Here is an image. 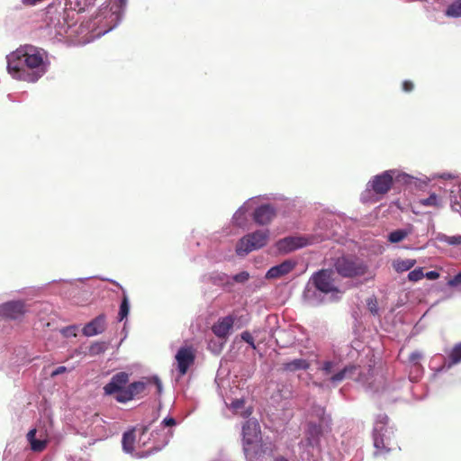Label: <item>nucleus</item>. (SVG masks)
Instances as JSON below:
<instances>
[{
  "instance_id": "nucleus-26",
  "label": "nucleus",
  "mask_w": 461,
  "mask_h": 461,
  "mask_svg": "<svg viewBox=\"0 0 461 461\" xmlns=\"http://www.w3.org/2000/svg\"><path fill=\"white\" fill-rule=\"evenodd\" d=\"M449 201L452 211L461 213V183L454 184L449 189Z\"/></svg>"
},
{
  "instance_id": "nucleus-31",
  "label": "nucleus",
  "mask_w": 461,
  "mask_h": 461,
  "mask_svg": "<svg viewBox=\"0 0 461 461\" xmlns=\"http://www.w3.org/2000/svg\"><path fill=\"white\" fill-rule=\"evenodd\" d=\"M416 264L412 258L398 259L393 262V267L397 272H405L410 270Z\"/></svg>"
},
{
  "instance_id": "nucleus-3",
  "label": "nucleus",
  "mask_w": 461,
  "mask_h": 461,
  "mask_svg": "<svg viewBox=\"0 0 461 461\" xmlns=\"http://www.w3.org/2000/svg\"><path fill=\"white\" fill-rule=\"evenodd\" d=\"M373 440L376 454L388 453L396 446L393 428L389 425V419L385 414H379L375 419Z\"/></svg>"
},
{
  "instance_id": "nucleus-43",
  "label": "nucleus",
  "mask_w": 461,
  "mask_h": 461,
  "mask_svg": "<svg viewBox=\"0 0 461 461\" xmlns=\"http://www.w3.org/2000/svg\"><path fill=\"white\" fill-rule=\"evenodd\" d=\"M422 357V354L420 351H413L409 356V361L411 365L420 364L419 361Z\"/></svg>"
},
{
  "instance_id": "nucleus-4",
  "label": "nucleus",
  "mask_w": 461,
  "mask_h": 461,
  "mask_svg": "<svg viewBox=\"0 0 461 461\" xmlns=\"http://www.w3.org/2000/svg\"><path fill=\"white\" fill-rule=\"evenodd\" d=\"M332 267L338 275L345 278L362 277L368 272L366 263L353 255H342L334 258Z\"/></svg>"
},
{
  "instance_id": "nucleus-41",
  "label": "nucleus",
  "mask_w": 461,
  "mask_h": 461,
  "mask_svg": "<svg viewBox=\"0 0 461 461\" xmlns=\"http://www.w3.org/2000/svg\"><path fill=\"white\" fill-rule=\"evenodd\" d=\"M244 400L243 399H236L230 403V409L234 412H238L240 409L244 407Z\"/></svg>"
},
{
  "instance_id": "nucleus-28",
  "label": "nucleus",
  "mask_w": 461,
  "mask_h": 461,
  "mask_svg": "<svg viewBox=\"0 0 461 461\" xmlns=\"http://www.w3.org/2000/svg\"><path fill=\"white\" fill-rule=\"evenodd\" d=\"M412 232V227L409 226L405 229H398L395 230L391 231L387 235V240L390 243H399L405 240L411 233Z\"/></svg>"
},
{
  "instance_id": "nucleus-35",
  "label": "nucleus",
  "mask_w": 461,
  "mask_h": 461,
  "mask_svg": "<svg viewBox=\"0 0 461 461\" xmlns=\"http://www.w3.org/2000/svg\"><path fill=\"white\" fill-rule=\"evenodd\" d=\"M438 240L441 242H445L451 246L461 245V235H454V236L441 235L438 238Z\"/></svg>"
},
{
  "instance_id": "nucleus-16",
  "label": "nucleus",
  "mask_w": 461,
  "mask_h": 461,
  "mask_svg": "<svg viewBox=\"0 0 461 461\" xmlns=\"http://www.w3.org/2000/svg\"><path fill=\"white\" fill-rule=\"evenodd\" d=\"M48 438L47 430L41 428L31 429L27 434L31 448L36 452L42 451L46 447Z\"/></svg>"
},
{
  "instance_id": "nucleus-55",
  "label": "nucleus",
  "mask_w": 461,
  "mask_h": 461,
  "mask_svg": "<svg viewBox=\"0 0 461 461\" xmlns=\"http://www.w3.org/2000/svg\"><path fill=\"white\" fill-rule=\"evenodd\" d=\"M275 461H288V460L285 459V457H279V458H276Z\"/></svg>"
},
{
  "instance_id": "nucleus-12",
  "label": "nucleus",
  "mask_w": 461,
  "mask_h": 461,
  "mask_svg": "<svg viewBox=\"0 0 461 461\" xmlns=\"http://www.w3.org/2000/svg\"><path fill=\"white\" fill-rule=\"evenodd\" d=\"M260 429L259 425L255 420H249L242 427L243 449L248 456L250 451L254 450L255 445L259 440Z\"/></svg>"
},
{
  "instance_id": "nucleus-2",
  "label": "nucleus",
  "mask_w": 461,
  "mask_h": 461,
  "mask_svg": "<svg viewBox=\"0 0 461 461\" xmlns=\"http://www.w3.org/2000/svg\"><path fill=\"white\" fill-rule=\"evenodd\" d=\"M343 291L339 288L335 273L331 269L315 272L303 292L304 300L311 305H318L325 301H337Z\"/></svg>"
},
{
  "instance_id": "nucleus-49",
  "label": "nucleus",
  "mask_w": 461,
  "mask_h": 461,
  "mask_svg": "<svg viewBox=\"0 0 461 461\" xmlns=\"http://www.w3.org/2000/svg\"><path fill=\"white\" fill-rule=\"evenodd\" d=\"M160 425L163 427H172L176 425V420L171 417H167L161 421Z\"/></svg>"
},
{
  "instance_id": "nucleus-6",
  "label": "nucleus",
  "mask_w": 461,
  "mask_h": 461,
  "mask_svg": "<svg viewBox=\"0 0 461 461\" xmlns=\"http://www.w3.org/2000/svg\"><path fill=\"white\" fill-rule=\"evenodd\" d=\"M327 237L328 235L323 234L288 236L278 240L276 247L280 253L287 254L294 250L319 243Z\"/></svg>"
},
{
  "instance_id": "nucleus-52",
  "label": "nucleus",
  "mask_w": 461,
  "mask_h": 461,
  "mask_svg": "<svg viewBox=\"0 0 461 461\" xmlns=\"http://www.w3.org/2000/svg\"><path fill=\"white\" fill-rule=\"evenodd\" d=\"M68 27H66L65 25H62L60 26L58 30H57V33L59 35H64L68 32Z\"/></svg>"
},
{
  "instance_id": "nucleus-32",
  "label": "nucleus",
  "mask_w": 461,
  "mask_h": 461,
  "mask_svg": "<svg viewBox=\"0 0 461 461\" xmlns=\"http://www.w3.org/2000/svg\"><path fill=\"white\" fill-rule=\"evenodd\" d=\"M445 15L450 18L461 17V0H456L447 6Z\"/></svg>"
},
{
  "instance_id": "nucleus-54",
  "label": "nucleus",
  "mask_w": 461,
  "mask_h": 461,
  "mask_svg": "<svg viewBox=\"0 0 461 461\" xmlns=\"http://www.w3.org/2000/svg\"><path fill=\"white\" fill-rule=\"evenodd\" d=\"M250 413H251V412H250L249 410H247V411L243 413V416H244V417H247V416L250 415Z\"/></svg>"
},
{
  "instance_id": "nucleus-44",
  "label": "nucleus",
  "mask_w": 461,
  "mask_h": 461,
  "mask_svg": "<svg viewBox=\"0 0 461 461\" xmlns=\"http://www.w3.org/2000/svg\"><path fill=\"white\" fill-rule=\"evenodd\" d=\"M458 285H461V272L456 274L453 278H451L447 282V285L450 287H456Z\"/></svg>"
},
{
  "instance_id": "nucleus-40",
  "label": "nucleus",
  "mask_w": 461,
  "mask_h": 461,
  "mask_svg": "<svg viewBox=\"0 0 461 461\" xmlns=\"http://www.w3.org/2000/svg\"><path fill=\"white\" fill-rule=\"evenodd\" d=\"M241 339L247 342L253 349H256V345L254 342V338L249 331H243L240 335Z\"/></svg>"
},
{
  "instance_id": "nucleus-25",
  "label": "nucleus",
  "mask_w": 461,
  "mask_h": 461,
  "mask_svg": "<svg viewBox=\"0 0 461 461\" xmlns=\"http://www.w3.org/2000/svg\"><path fill=\"white\" fill-rule=\"evenodd\" d=\"M419 206L430 207L435 210H440L445 205V201L442 196L434 192L429 194V196L420 198L417 202Z\"/></svg>"
},
{
  "instance_id": "nucleus-34",
  "label": "nucleus",
  "mask_w": 461,
  "mask_h": 461,
  "mask_svg": "<svg viewBox=\"0 0 461 461\" xmlns=\"http://www.w3.org/2000/svg\"><path fill=\"white\" fill-rule=\"evenodd\" d=\"M129 312H130V302H129L128 297L126 295H124L122 300L121 305H120V310H119V314H118L119 321H122L125 318H127Z\"/></svg>"
},
{
  "instance_id": "nucleus-29",
  "label": "nucleus",
  "mask_w": 461,
  "mask_h": 461,
  "mask_svg": "<svg viewBox=\"0 0 461 461\" xmlns=\"http://www.w3.org/2000/svg\"><path fill=\"white\" fill-rule=\"evenodd\" d=\"M391 174H392L393 182H396V183L402 184V185H410L414 180H417V178L414 177L413 176H411L398 168L391 169Z\"/></svg>"
},
{
  "instance_id": "nucleus-38",
  "label": "nucleus",
  "mask_w": 461,
  "mask_h": 461,
  "mask_svg": "<svg viewBox=\"0 0 461 461\" xmlns=\"http://www.w3.org/2000/svg\"><path fill=\"white\" fill-rule=\"evenodd\" d=\"M424 273L422 271V268L420 267L416 268L408 274L409 280L413 282L420 281V279H422Z\"/></svg>"
},
{
  "instance_id": "nucleus-39",
  "label": "nucleus",
  "mask_w": 461,
  "mask_h": 461,
  "mask_svg": "<svg viewBox=\"0 0 461 461\" xmlns=\"http://www.w3.org/2000/svg\"><path fill=\"white\" fill-rule=\"evenodd\" d=\"M249 278V274L247 271H242L237 275H234L231 279L237 283H245Z\"/></svg>"
},
{
  "instance_id": "nucleus-50",
  "label": "nucleus",
  "mask_w": 461,
  "mask_h": 461,
  "mask_svg": "<svg viewBox=\"0 0 461 461\" xmlns=\"http://www.w3.org/2000/svg\"><path fill=\"white\" fill-rule=\"evenodd\" d=\"M66 371H67V367H66V366H60L57 367L56 369H54V370L51 372L50 375H51L52 377H54V376H57V375H60V374L65 373Z\"/></svg>"
},
{
  "instance_id": "nucleus-17",
  "label": "nucleus",
  "mask_w": 461,
  "mask_h": 461,
  "mask_svg": "<svg viewBox=\"0 0 461 461\" xmlns=\"http://www.w3.org/2000/svg\"><path fill=\"white\" fill-rule=\"evenodd\" d=\"M234 321L235 318L232 315L221 318L213 324L212 330L218 339L226 341L234 325Z\"/></svg>"
},
{
  "instance_id": "nucleus-53",
  "label": "nucleus",
  "mask_w": 461,
  "mask_h": 461,
  "mask_svg": "<svg viewBox=\"0 0 461 461\" xmlns=\"http://www.w3.org/2000/svg\"><path fill=\"white\" fill-rule=\"evenodd\" d=\"M358 381L362 382V383H366L367 382V378H365L364 376H362L361 373L358 374Z\"/></svg>"
},
{
  "instance_id": "nucleus-11",
  "label": "nucleus",
  "mask_w": 461,
  "mask_h": 461,
  "mask_svg": "<svg viewBox=\"0 0 461 461\" xmlns=\"http://www.w3.org/2000/svg\"><path fill=\"white\" fill-rule=\"evenodd\" d=\"M357 369L358 367L357 366H348L343 369L337 371V363L334 361H325L321 367L324 375H330V381L333 384H338L345 378L352 377Z\"/></svg>"
},
{
  "instance_id": "nucleus-8",
  "label": "nucleus",
  "mask_w": 461,
  "mask_h": 461,
  "mask_svg": "<svg viewBox=\"0 0 461 461\" xmlns=\"http://www.w3.org/2000/svg\"><path fill=\"white\" fill-rule=\"evenodd\" d=\"M150 384H154L157 387L158 393H161L163 390L162 383L158 376H152L140 381H135L129 384H126L125 390L121 394L114 396V399L120 403H126L135 397L139 396L146 390L147 386Z\"/></svg>"
},
{
  "instance_id": "nucleus-56",
  "label": "nucleus",
  "mask_w": 461,
  "mask_h": 461,
  "mask_svg": "<svg viewBox=\"0 0 461 461\" xmlns=\"http://www.w3.org/2000/svg\"><path fill=\"white\" fill-rule=\"evenodd\" d=\"M441 177H444V178L450 177V175H442Z\"/></svg>"
},
{
  "instance_id": "nucleus-27",
  "label": "nucleus",
  "mask_w": 461,
  "mask_h": 461,
  "mask_svg": "<svg viewBox=\"0 0 461 461\" xmlns=\"http://www.w3.org/2000/svg\"><path fill=\"white\" fill-rule=\"evenodd\" d=\"M310 420H316L318 423L330 426L331 419L326 414L325 409L321 406H313L310 414Z\"/></svg>"
},
{
  "instance_id": "nucleus-14",
  "label": "nucleus",
  "mask_w": 461,
  "mask_h": 461,
  "mask_svg": "<svg viewBox=\"0 0 461 461\" xmlns=\"http://www.w3.org/2000/svg\"><path fill=\"white\" fill-rule=\"evenodd\" d=\"M130 375L126 372H119L113 375L104 386V393L105 395L121 394L129 383Z\"/></svg>"
},
{
  "instance_id": "nucleus-33",
  "label": "nucleus",
  "mask_w": 461,
  "mask_h": 461,
  "mask_svg": "<svg viewBox=\"0 0 461 461\" xmlns=\"http://www.w3.org/2000/svg\"><path fill=\"white\" fill-rule=\"evenodd\" d=\"M423 367L420 364L411 365L409 371V379L411 382H417L422 375Z\"/></svg>"
},
{
  "instance_id": "nucleus-18",
  "label": "nucleus",
  "mask_w": 461,
  "mask_h": 461,
  "mask_svg": "<svg viewBox=\"0 0 461 461\" xmlns=\"http://www.w3.org/2000/svg\"><path fill=\"white\" fill-rule=\"evenodd\" d=\"M176 360L180 375H185L189 366L194 361V354L192 348L188 347L180 348L176 355Z\"/></svg>"
},
{
  "instance_id": "nucleus-1",
  "label": "nucleus",
  "mask_w": 461,
  "mask_h": 461,
  "mask_svg": "<svg viewBox=\"0 0 461 461\" xmlns=\"http://www.w3.org/2000/svg\"><path fill=\"white\" fill-rule=\"evenodd\" d=\"M6 59L7 71L12 77L29 83L37 82L50 67L48 53L32 45L20 47Z\"/></svg>"
},
{
  "instance_id": "nucleus-48",
  "label": "nucleus",
  "mask_w": 461,
  "mask_h": 461,
  "mask_svg": "<svg viewBox=\"0 0 461 461\" xmlns=\"http://www.w3.org/2000/svg\"><path fill=\"white\" fill-rule=\"evenodd\" d=\"M414 88V85L411 81L405 80L402 82V91L409 93L411 92Z\"/></svg>"
},
{
  "instance_id": "nucleus-30",
  "label": "nucleus",
  "mask_w": 461,
  "mask_h": 461,
  "mask_svg": "<svg viewBox=\"0 0 461 461\" xmlns=\"http://www.w3.org/2000/svg\"><path fill=\"white\" fill-rule=\"evenodd\" d=\"M310 367V362L303 358H296L284 364V369L288 372L306 370Z\"/></svg>"
},
{
  "instance_id": "nucleus-45",
  "label": "nucleus",
  "mask_w": 461,
  "mask_h": 461,
  "mask_svg": "<svg viewBox=\"0 0 461 461\" xmlns=\"http://www.w3.org/2000/svg\"><path fill=\"white\" fill-rule=\"evenodd\" d=\"M367 305H368L369 311L373 314H377L378 308H377V304H376V300L375 298H369L367 301Z\"/></svg>"
},
{
  "instance_id": "nucleus-36",
  "label": "nucleus",
  "mask_w": 461,
  "mask_h": 461,
  "mask_svg": "<svg viewBox=\"0 0 461 461\" xmlns=\"http://www.w3.org/2000/svg\"><path fill=\"white\" fill-rule=\"evenodd\" d=\"M211 279L214 285H222L226 283H229L230 277L223 273L214 272L212 274Z\"/></svg>"
},
{
  "instance_id": "nucleus-46",
  "label": "nucleus",
  "mask_w": 461,
  "mask_h": 461,
  "mask_svg": "<svg viewBox=\"0 0 461 461\" xmlns=\"http://www.w3.org/2000/svg\"><path fill=\"white\" fill-rule=\"evenodd\" d=\"M225 341L221 340L219 345L213 344L212 341L209 343V348L214 353H219L224 345Z\"/></svg>"
},
{
  "instance_id": "nucleus-47",
  "label": "nucleus",
  "mask_w": 461,
  "mask_h": 461,
  "mask_svg": "<svg viewBox=\"0 0 461 461\" xmlns=\"http://www.w3.org/2000/svg\"><path fill=\"white\" fill-rule=\"evenodd\" d=\"M171 435H172V432L168 430V431L165 434V436H164V439H163L162 445H161V446H158V447H153V450H154V451H158V450H160L164 446H166V445L168 443V441H169V438L171 437Z\"/></svg>"
},
{
  "instance_id": "nucleus-7",
  "label": "nucleus",
  "mask_w": 461,
  "mask_h": 461,
  "mask_svg": "<svg viewBox=\"0 0 461 461\" xmlns=\"http://www.w3.org/2000/svg\"><path fill=\"white\" fill-rule=\"evenodd\" d=\"M268 230H258L242 237L236 245L235 251L238 256L244 257L249 252L263 248L268 240Z\"/></svg>"
},
{
  "instance_id": "nucleus-13",
  "label": "nucleus",
  "mask_w": 461,
  "mask_h": 461,
  "mask_svg": "<svg viewBox=\"0 0 461 461\" xmlns=\"http://www.w3.org/2000/svg\"><path fill=\"white\" fill-rule=\"evenodd\" d=\"M260 199H269L267 195L254 196L249 198L244 203L238 208L232 216V223L240 228H246L249 223V212L258 205Z\"/></svg>"
},
{
  "instance_id": "nucleus-20",
  "label": "nucleus",
  "mask_w": 461,
  "mask_h": 461,
  "mask_svg": "<svg viewBox=\"0 0 461 461\" xmlns=\"http://www.w3.org/2000/svg\"><path fill=\"white\" fill-rule=\"evenodd\" d=\"M106 327V318L104 314H100L86 324L82 330L86 337H93L103 333Z\"/></svg>"
},
{
  "instance_id": "nucleus-24",
  "label": "nucleus",
  "mask_w": 461,
  "mask_h": 461,
  "mask_svg": "<svg viewBox=\"0 0 461 461\" xmlns=\"http://www.w3.org/2000/svg\"><path fill=\"white\" fill-rule=\"evenodd\" d=\"M461 362V342L455 345L449 354V360L445 362L440 367L437 368L434 375H437L439 373L447 371L454 365H456Z\"/></svg>"
},
{
  "instance_id": "nucleus-23",
  "label": "nucleus",
  "mask_w": 461,
  "mask_h": 461,
  "mask_svg": "<svg viewBox=\"0 0 461 461\" xmlns=\"http://www.w3.org/2000/svg\"><path fill=\"white\" fill-rule=\"evenodd\" d=\"M135 438L134 429L124 432L122 439V450L125 453L131 454V456L139 458L148 456L151 451H146L143 454L135 453Z\"/></svg>"
},
{
  "instance_id": "nucleus-42",
  "label": "nucleus",
  "mask_w": 461,
  "mask_h": 461,
  "mask_svg": "<svg viewBox=\"0 0 461 461\" xmlns=\"http://www.w3.org/2000/svg\"><path fill=\"white\" fill-rule=\"evenodd\" d=\"M77 327L76 326H68L61 330V333L65 337H76L77 333Z\"/></svg>"
},
{
  "instance_id": "nucleus-22",
  "label": "nucleus",
  "mask_w": 461,
  "mask_h": 461,
  "mask_svg": "<svg viewBox=\"0 0 461 461\" xmlns=\"http://www.w3.org/2000/svg\"><path fill=\"white\" fill-rule=\"evenodd\" d=\"M111 432L106 429L105 421L97 414L91 419L90 435L95 437L96 440H102L109 437Z\"/></svg>"
},
{
  "instance_id": "nucleus-5",
  "label": "nucleus",
  "mask_w": 461,
  "mask_h": 461,
  "mask_svg": "<svg viewBox=\"0 0 461 461\" xmlns=\"http://www.w3.org/2000/svg\"><path fill=\"white\" fill-rule=\"evenodd\" d=\"M127 3L128 0H112V5L109 10L105 7L99 11L95 19H99L98 23H102V26H105L106 28L97 32V37L109 32L121 23Z\"/></svg>"
},
{
  "instance_id": "nucleus-9",
  "label": "nucleus",
  "mask_w": 461,
  "mask_h": 461,
  "mask_svg": "<svg viewBox=\"0 0 461 461\" xmlns=\"http://www.w3.org/2000/svg\"><path fill=\"white\" fill-rule=\"evenodd\" d=\"M393 180L391 174V169L385 170L381 174L375 175L373 176L366 184V188L365 193L362 194V199H366V194L368 192H374L378 195H384L387 194L392 185Z\"/></svg>"
},
{
  "instance_id": "nucleus-10",
  "label": "nucleus",
  "mask_w": 461,
  "mask_h": 461,
  "mask_svg": "<svg viewBox=\"0 0 461 461\" xmlns=\"http://www.w3.org/2000/svg\"><path fill=\"white\" fill-rule=\"evenodd\" d=\"M28 312L23 300H11L0 303V318L8 321H21Z\"/></svg>"
},
{
  "instance_id": "nucleus-21",
  "label": "nucleus",
  "mask_w": 461,
  "mask_h": 461,
  "mask_svg": "<svg viewBox=\"0 0 461 461\" xmlns=\"http://www.w3.org/2000/svg\"><path fill=\"white\" fill-rule=\"evenodd\" d=\"M294 260H285L281 264L272 267L266 274L267 279H276L289 274L295 267Z\"/></svg>"
},
{
  "instance_id": "nucleus-15",
  "label": "nucleus",
  "mask_w": 461,
  "mask_h": 461,
  "mask_svg": "<svg viewBox=\"0 0 461 461\" xmlns=\"http://www.w3.org/2000/svg\"><path fill=\"white\" fill-rule=\"evenodd\" d=\"M329 427L325 424L318 423L316 420H309L306 429V444L312 448L318 447L321 436L324 429Z\"/></svg>"
},
{
  "instance_id": "nucleus-19",
  "label": "nucleus",
  "mask_w": 461,
  "mask_h": 461,
  "mask_svg": "<svg viewBox=\"0 0 461 461\" xmlns=\"http://www.w3.org/2000/svg\"><path fill=\"white\" fill-rule=\"evenodd\" d=\"M254 208L253 220L258 225H267L276 217V209L269 204L255 206Z\"/></svg>"
},
{
  "instance_id": "nucleus-58",
  "label": "nucleus",
  "mask_w": 461,
  "mask_h": 461,
  "mask_svg": "<svg viewBox=\"0 0 461 461\" xmlns=\"http://www.w3.org/2000/svg\"><path fill=\"white\" fill-rule=\"evenodd\" d=\"M371 371H372V369H371V366H369L368 372L370 373Z\"/></svg>"
},
{
  "instance_id": "nucleus-57",
  "label": "nucleus",
  "mask_w": 461,
  "mask_h": 461,
  "mask_svg": "<svg viewBox=\"0 0 461 461\" xmlns=\"http://www.w3.org/2000/svg\"><path fill=\"white\" fill-rule=\"evenodd\" d=\"M427 178L425 180H422V183L426 184L427 183Z\"/></svg>"
},
{
  "instance_id": "nucleus-37",
  "label": "nucleus",
  "mask_w": 461,
  "mask_h": 461,
  "mask_svg": "<svg viewBox=\"0 0 461 461\" xmlns=\"http://www.w3.org/2000/svg\"><path fill=\"white\" fill-rule=\"evenodd\" d=\"M107 348L105 342H95L89 348L90 355L95 356L104 353Z\"/></svg>"
},
{
  "instance_id": "nucleus-51",
  "label": "nucleus",
  "mask_w": 461,
  "mask_h": 461,
  "mask_svg": "<svg viewBox=\"0 0 461 461\" xmlns=\"http://www.w3.org/2000/svg\"><path fill=\"white\" fill-rule=\"evenodd\" d=\"M424 276H426L429 280H436L438 278L439 274L437 271H429Z\"/></svg>"
}]
</instances>
